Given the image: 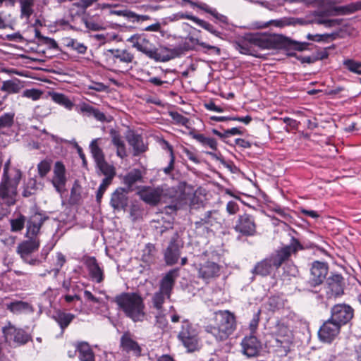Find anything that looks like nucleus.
<instances>
[{
	"mask_svg": "<svg viewBox=\"0 0 361 361\" xmlns=\"http://www.w3.org/2000/svg\"><path fill=\"white\" fill-rule=\"evenodd\" d=\"M42 91L37 90V89L25 90L23 93V97L32 99V100L39 99L40 98V97L42 96Z\"/></svg>",
	"mask_w": 361,
	"mask_h": 361,
	"instance_id": "58",
	"label": "nucleus"
},
{
	"mask_svg": "<svg viewBox=\"0 0 361 361\" xmlns=\"http://www.w3.org/2000/svg\"><path fill=\"white\" fill-rule=\"evenodd\" d=\"M185 51L181 46L169 48L160 45L155 47V49L150 58L157 62H167L171 59L180 56Z\"/></svg>",
	"mask_w": 361,
	"mask_h": 361,
	"instance_id": "15",
	"label": "nucleus"
},
{
	"mask_svg": "<svg viewBox=\"0 0 361 361\" xmlns=\"http://www.w3.org/2000/svg\"><path fill=\"white\" fill-rule=\"evenodd\" d=\"M341 329V326L329 318L319 329V338L322 342L331 343L338 336Z\"/></svg>",
	"mask_w": 361,
	"mask_h": 361,
	"instance_id": "17",
	"label": "nucleus"
},
{
	"mask_svg": "<svg viewBox=\"0 0 361 361\" xmlns=\"http://www.w3.org/2000/svg\"><path fill=\"white\" fill-rule=\"evenodd\" d=\"M111 182L112 180H109V178H104L102 180L96 194V201L98 204L101 202L103 195L111 185Z\"/></svg>",
	"mask_w": 361,
	"mask_h": 361,
	"instance_id": "52",
	"label": "nucleus"
},
{
	"mask_svg": "<svg viewBox=\"0 0 361 361\" xmlns=\"http://www.w3.org/2000/svg\"><path fill=\"white\" fill-rule=\"evenodd\" d=\"M189 135L202 146H208L213 150L217 149V142L214 138L206 137L204 134L197 133L195 130L190 131Z\"/></svg>",
	"mask_w": 361,
	"mask_h": 361,
	"instance_id": "36",
	"label": "nucleus"
},
{
	"mask_svg": "<svg viewBox=\"0 0 361 361\" xmlns=\"http://www.w3.org/2000/svg\"><path fill=\"white\" fill-rule=\"evenodd\" d=\"M170 116L173 121V123L177 125H181L183 126H188L189 123V119L177 111H171L169 113Z\"/></svg>",
	"mask_w": 361,
	"mask_h": 361,
	"instance_id": "54",
	"label": "nucleus"
},
{
	"mask_svg": "<svg viewBox=\"0 0 361 361\" xmlns=\"http://www.w3.org/2000/svg\"><path fill=\"white\" fill-rule=\"evenodd\" d=\"M76 350L80 361H94V355L88 343L82 341L76 343Z\"/></svg>",
	"mask_w": 361,
	"mask_h": 361,
	"instance_id": "34",
	"label": "nucleus"
},
{
	"mask_svg": "<svg viewBox=\"0 0 361 361\" xmlns=\"http://www.w3.org/2000/svg\"><path fill=\"white\" fill-rule=\"evenodd\" d=\"M220 275V266L212 261L205 260L200 263L198 267V277L209 283Z\"/></svg>",
	"mask_w": 361,
	"mask_h": 361,
	"instance_id": "21",
	"label": "nucleus"
},
{
	"mask_svg": "<svg viewBox=\"0 0 361 361\" xmlns=\"http://www.w3.org/2000/svg\"><path fill=\"white\" fill-rule=\"evenodd\" d=\"M178 235L176 233L171 238L169 245L164 252L166 262L169 265L176 264L180 257V245L178 243Z\"/></svg>",
	"mask_w": 361,
	"mask_h": 361,
	"instance_id": "29",
	"label": "nucleus"
},
{
	"mask_svg": "<svg viewBox=\"0 0 361 361\" xmlns=\"http://www.w3.org/2000/svg\"><path fill=\"white\" fill-rule=\"evenodd\" d=\"M43 184L37 182L35 178H30L24 186L22 195L24 197H29L35 194L39 190H42Z\"/></svg>",
	"mask_w": 361,
	"mask_h": 361,
	"instance_id": "38",
	"label": "nucleus"
},
{
	"mask_svg": "<svg viewBox=\"0 0 361 361\" xmlns=\"http://www.w3.org/2000/svg\"><path fill=\"white\" fill-rule=\"evenodd\" d=\"M114 13L123 16L133 23H142L151 19L150 16L147 15H138L135 12L128 10L114 11Z\"/></svg>",
	"mask_w": 361,
	"mask_h": 361,
	"instance_id": "39",
	"label": "nucleus"
},
{
	"mask_svg": "<svg viewBox=\"0 0 361 361\" xmlns=\"http://www.w3.org/2000/svg\"><path fill=\"white\" fill-rule=\"evenodd\" d=\"M5 342L13 347L24 345L32 341V336L22 328H18L11 322L2 328Z\"/></svg>",
	"mask_w": 361,
	"mask_h": 361,
	"instance_id": "7",
	"label": "nucleus"
},
{
	"mask_svg": "<svg viewBox=\"0 0 361 361\" xmlns=\"http://www.w3.org/2000/svg\"><path fill=\"white\" fill-rule=\"evenodd\" d=\"M15 114L13 112H8L0 116V128H10L13 126L14 122Z\"/></svg>",
	"mask_w": 361,
	"mask_h": 361,
	"instance_id": "50",
	"label": "nucleus"
},
{
	"mask_svg": "<svg viewBox=\"0 0 361 361\" xmlns=\"http://www.w3.org/2000/svg\"><path fill=\"white\" fill-rule=\"evenodd\" d=\"M233 228L240 237H252L255 236L257 231V224L253 215L244 213L239 214L236 219Z\"/></svg>",
	"mask_w": 361,
	"mask_h": 361,
	"instance_id": "10",
	"label": "nucleus"
},
{
	"mask_svg": "<svg viewBox=\"0 0 361 361\" xmlns=\"http://www.w3.org/2000/svg\"><path fill=\"white\" fill-rule=\"evenodd\" d=\"M313 23L318 24V25H324L327 27H330L334 26L336 25L335 20L326 19L322 16L316 18L313 20Z\"/></svg>",
	"mask_w": 361,
	"mask_h": 361,
	"instance_id": "60",
	"label": "nucleus"
},
{
	"mask_svg": "<svg viewBox=\"0 0 361 361\" xmlns=\"http://www.w3.org/2000/svg\"><path fill=\"white\" fill-rule=\"evenodd\" d=\"M96 165L102 173L105 176L104 178H109L110 180H113L116 175L115 168L114 166L108 164L105 159L97 163Z\"/></svg>",
	"mask_w": 361,
	"mask_h": 361,
	"instance_id": "41",
	"label": "nucleus"
},
{
	"mask_svg": "<svg viewBox=\"0 0 361 361\" xmlns=\"http://www.w3.org/2000/svg\"><path fill=\"white\" fill-rule=\"evenodd\" d=\"M5 300H8L4 305L5 308L13 314L18 315L34 312L32 305L28 302L9 298H5Z\"/></svg>",
	"mask_w": 361,
	"mask_h": 361,
	"instance_id": "27",
	"label": "nucleus"
},
{
	"mask_svg": "<svg viewBox=\"0 0 361 361\" xmlns=\"http://www.w3.org/2000/svg\"><path fill=\"white\" fill-rule=\"evenodd\" d=\"M20 4V17L30 18L33 13L35 0H19Z\"/></svg>",
	"mask_w": 361,
	"mask_h": 361,
	"instance_id": "44",
	"label": "nucleus"
},
{
	"mask_svg": "<svg viewBox=\"0 0 361 361\" xmlns=\"http://www.w3.org/2000/svg\"><path fill=\"white\" fill-rule=\"evenodd\" d=\"M221 215L216 209L205 212L200 217V219L195 221V228H204L209 229L211 227L216 226L221 224Z\"/></svg>",
	"mask_w": 361,
	"mask_h": 361,
	"instance_id": "23",
	"label": "nucleus"
},
{
	"mask_svg": "<svg viewBox=\"0 0 361 361\" xmlns=\"http://www.w3.org/2000/svg\"><path fill=\"white\" fill-rule=\"evenodd\" d=\"M2 90L9 93H18L20 87L18 84L11 80L5 81L3 83Z\"/></svg>",
	"mask_w": 361,
	"mask_h": 361,
	"instance_id": "57",
	"label": "nucleus"
},
{
	"mask_svg": "<svg viewBox=\"0 0 361 361\" xmlns=\"http://www.w3.org/2000/svg\"><path fill=\"white\" fill-rule=\"evenodd\" d=\"M18 182L11 180H1L0 205L10 207L16 202Z\"/></svg>",
	"mask_w": 361,
	"mask_h": 361,
	"instance_id": "14",
	"label": "nucleus"
},
{
	"mask_svg": "<svg viewBox=\"0 0 361 361\" xmlns=\"http://www.w3.org/2000/svg\"><path fill=\"white\" fill-rule=\"evenodd\" d=\"M97 141L98 139H94L90 144V152L96 164L105 159L103 151L99 147Z\"/></svg>",
	"mask_w": 361,
	"mask_h": 361,
	"instance_id": "43",
	"label": "nucleus"
},
{
	"mask_svg": "<svg viewBox=\"0 0 361 361\" xmlns=\"http://www.w3.org/2000/svg\"><path fill=\"white\" fill-rule=\"evenodd\" d=\"M51 170V161L44 159L37 164L38 174L41 178H44Z\"/></svg>",
	"mask_w": 361,
	"mask_h": 361,
	"instance_id": "53",
	"label": "nucleus"
},
{
	"mask_svg": "<svg viewBox=\"0 0 361 361\" xmlns=\"http://www.w3.org/2000/svg\"><path fill=\"white\" fill-rule=\"evenodd\" d=\"M272 257L270 256L259 262H257L252 269V273L255 275L266 276L271 272L274 265L272 263Z\"/></svg>",
	"mask_w": 361,
	"mask_h": 361,
	"instance_id": "32",
	"label": "nucleus"
},
{
	"mask_svg": "<svg viewBox=\"0 0 361 361\" xmlns=\"http://www.w3.org/2000/svg\"><path fill=\"white\" fill-rule=\"evenodd\" d=\"M188 39L189 40V42H190L191 43H192L194 44L200 45L202 47L205 48V49H207L208 50H212L217 55H219L220 53H221L220 48H219V47H217L216 46H212V45L208 44H207L205 42H201L197 38H195V37H194L192 36L188 37Z\"/></svg>",
	"mask_w": 361,
	"mask_h": 361,
	"instance_id": "51",
	"label": "nucleus"
},
{
	"mask_svg": "<svg viewBox=\"0 0 361 361\" xmlns=\"http://www.w3.org/2000/svg\"><path fill=\"white\" fill-rule=\"evenodd\" d=\"M134 59V54L127 49H109L105 53V61L109 68L122 73L128 71L129 64Z\"/></svg>",
	"mask_w": 361,
	"mask_h": 361,
	"instance_id": "6",
	"label": "nucleus"
},
{
	"mask_svg": "<svg viewBox=\"0 0 361 361\" xmlns=\"http://www.w3.org/2000/svg\"><path fill=\"white\" fill-rule=\"evenodd\" d=\"M178 276V270L171 269L161 279L159 290L152 297V307L157 311H164L163 305L166 299H171L176 279Z\"/></svg>",
	"mask_w": 361,
	"mask_h": 361,
	"instance_id": "5",
	"label": "nucleus"
},
{
	"mask_svg": "<svg viewBox=\"0 0 361 361\" xmlns=\"http://www.w3.org/2000/svg\"><path fill=\"white\" fill-rule=\"evenodd\" d=\"M120 345L122 350L128 353H132L136 357L141 355V347L129 331L124 332L121 337Z\"/></svg>",
	"mask_w": 361,
	"mask_h": 361,
	"instance_id": "28",
	"label": "nucleus"
},
{
	"mask_svg": "<svg viewBox=\"0 0 361 361\" xmlns=\"http://www.w3.org/2000/svg\"><path fill=\"white\" fill-rule=\"evenodd\" d=\"M226 212L231 214L233 215L237 214L239 211V205L235 201H229L226 204Z\"/></svg>",
	"mask_w": 361,
	"mask_h": 361,
	"instance_id": "63",
	"label": "nucleus"
},
{
	"mask_svg": "<svg viewBox=\"0 0 361 361\" xmlns=\"http://www.w3.org/2000/svg\"><path fill=\"white\" fill-rule=\"evenodd\" d=\"M326 299L337 298L343 294V278L341 274L329 277L324 287Z\"/></svg>",
	"mask_w": 361,
	"mask_h": 361,
	"instance_id": "19",
	"label": "nucleus"
},
{
	"mask_svg": "<svg viewBox=\"0 0 361 361\" xmlns=\"http://www.w3.org/2000/svg\"><path fill=\"white\" fill-rule=\"evenodd\" d=\"M168 320L164 311H157L155 314L154 326L158 329L164 331L168 327Z\"/></svg>",
	"mask_w": 361,
	"mask_h": 361,
	"instance_id": "48",
	"label": "nucleus"
},
{
	"mask_svg": "<svg viewBox=\"0 0 361 361\" xmlns=\"http://www.w3.org/2000/svg\"><path fill=\"white\" fill-rule=\"evenodd\" d=\"M142 180V173L140 169H134L123 176L122 183L126 185V190L129 192L134 190V185Z\"/></svg>",
	"mask_w": 361,
	"mask_h": 361,
	"instance_id": "30",
	"label": "nucleus"
},
{
	"mask_svg": "<svg viewBox=\"0 0 361 361\" xmlns=\"http://www.w3.org/2000/svg\"><path fill=\"white\" fill-rule=\"evenodd\" d=\"M275 346L281 348V351L286 355L290 350L293 343V335L289 328L283 324H278L276 330Z\"/></svg>",
	"mask_w": 361,
	"mask_h": 361,
	"instance_id": "16",
	"label": "nucleus"
},
{
	"mask_svg": "<svg viewBox=\"0 0 361 361\" xmlns=\"http://www.w3.org/2000/svg\"><path fill=\"white\" fill-rule=\"evenodd\" d=\"M90 279L94 283H101L105 278L103 267L97 262L95 257H86L84 260Z\"/></svg>",
	"mask_w": 361,
	"mask_h": 361,
	"instance_id": "18",
	"label": "nucleus"
},
{
	"mask_svg": "<svg viewBox=\"0 0 361 361\" xmlns=\"http://www.w3.org/2000/svg\"><path fill=\"white\" fill-rule=\"evenodd\" d=\"M329 271L328 264L325 262L314 261L310 268V275L306 281L307 290L314 292L313 288L322 285L326 278Z\"/></svg>",
	"mask_w": 361,
	"mask_h": 361,
	"instance_id": "12",
	"label": "nucleus"
},
{
	"mask_svg": "<svg viewBox=\"0 0 361 361\" xmlns=\"http://www.w3.org/2000/svg\"><path fill=\"white\" fill-rule=\"evenodd\" d=\"M48 218L47 216L39 212H36L31 215L27 221V237L29 238H35L39 234L42 224Z\"/></svg>",
	"mask_w": 361,
	"mask_h": 361,
	"instance_id": "25",
	"label": "nucleus"
},
{
	"mask_svg": "<svg viewBox=\"0 0 361 361\" xmlns=\"http://www.w3.org/2000/svg\"><path fill=\"white\" fill-rule=\"evenodd\" d=\"M178 338L188 349V352H193L198 347V333L193 325L188 320L182 322L180 329L178 334Z\"/></svg>",
	"mask_w": 361,
	"mask_h": 361,
	"instance_id": "9",
	"label": "nucleus"
},
{
	"mask_svg": "<svg viewBox=\"0 0 361 361\" xmlns=\"http://www.w3.org/2000/svg\"><path fill=\"white\" fill-rule=\"evenodd\" d=\"M307 42L292 40L282 35L257 34L235 42L234 47L240 54L255 56V47L261 49H285L288 55L294 56L295 51H301L309 46Z\"/></svg>",
	"mask_w": 361,
	"mask_h": 361,
	"instance_id": "1",
	"label": "nucleus"
},
{
	"mask_svg": "<svg viewBox=\"0 0 361 361\" xmlns=\"http://www.w3.org/2000/svg\"><path fill=\"white\" fill-rule=\"evenodd\" d=\"M39 242L36 238H30L18 244L16 252L20 255L23 262L31 266H39L42 260L34 255L38 250Z\"/></svg>",
	"mask_w": 361,
	"mask_h": 361,
	"instance_id": "8",
	"label": "nucleus"
},
{
	"mask_svg": "<svg viewBox=\"0 0 361 361\" xmlns=\"http://www.w3.org/2000/svg\"><path fill=\"white\" fill-rule=\"evenodd\" d=\"M67 45L75 50L78 54H82L87 51V47L83 43L79 42L78 40L74 39H71Z\"/></svg>",
	"mask_w": 361,
	"mask_h": 361,
	"instance_id": "55",
	"label": "nucleus"
},
{
	"mask_svg": "<svg viewBox=\"0 0 361 361\" xmlns=\"http://www.w3.org/2000/svg\"><path fill=\"white\" fill-rule=\"evenodd\" d=\"M197 25L200 26L201 27L204 28V30H207L209 32L214 35V36L221 38V39L223 38L222 37L223 33L217 30L214 27V25H212L211 23H208L204 20L200 19V20Z\"/></svg>",
	"mask_w": 361,
	"mask_h": 361,
	"instance_id": "49",
	"label": "nucleus"
},
{
	"mask_svg": "<svg viewBox=\"0 0 361 361\" xmlns=\"http://www.w3.org/2000/svg\"><path fill=\"white\" fill-rule=\"evenodd\" d=\"M110 135L111 137V142L112 144L116 147V154L118 157L121 158H124L127 156L126 145L124 141L122 139V137L120 134L116 131L115 130H111L110 131Z\"/></svg>",
	"mask_w": 361,
	"mask_h": 361,
	"instance_id": "35",
	"label": "nucleus"
},
{
	"mask_svg": "<svg viewBox=\"0 0 361 361\" xmlns=\"http://www.w3.org/2000/svg\"><path fill=\"white\" fill-rule=\"evenodd\" d=\"M343 65L350 72L361 75V61L347 59L343 61Z\"/></svg>",
	"mask_w": 361,
	"mask_h": 361,
	"instance_id": "46",
	"label": "nucleus"
},
{
	"mask_svg": "<svg viewBox=\"0 0 361 361\" xmlns=\"http://www.w3.org/2000/svg\"><path fill=\"white\" fill-rule=\"evenodd\" d=\"M163 142V149L169 151L170 155V160L168 166L162 169L163 172L166 175H170L174 169V164H175V155L173 153V149L172 145H171L169 142L165 140H162Z\"/></svg>",
	"mask_w": 361,
	"mask_h": 361,
	"instance_id": "40",
	"label": "nucleus"
},
{
	"mask_svg": "<svg viewBox=\"0 0 361 361\" xmlns=\"http://www.w3.org/2000/svg\"><path fill=\"white\" fill-rule=\"evenodd\" d=\"M84 297L87 301L93 303L100 304L102 302V300L100 298L95 297L90 290H87L84 291Z\"/></svg>",
	"mask_w": 361,
	"mask_h": 361,
	"instance_id": "64",
	"label": "nucleus"
},
{
	"mask_svg": "<svg viewBox=\"0 0 361 361\" xmlns=\"http://www.w3.org/2000/svg\"><path fill=\"white\" fill-rule=\"evenodd\" d=\"M66 261V257L61 252H58L56 254V268L54 269V271H55V274H57L59 272L60 269L64 265Z\"/></svg>",
	"mask_w": 361,
	"mask_h": 361,
	"instance_id": "61",
	"label": "nucleus"
},
{
	"mask_svg": "<svg viewBox=\"0 0 361 361\" xmlns=\"http://www.w3.org/2000/svg\"><path fill=\"white\" fill-rule=\"evenodd\" d=\"M235 329V317L228 310L216 312L213 323L204 327L206 333L211 335L216 342H223L227 340Z\"/></svg>",
	"mask_w": 361,
	"mask_h": 361,
	"instance_id": "2",
	"label": "nucleus"
},
{
	"mask_svg": "<svg viewBox=\"0 0 361 361\" xmlns=\"http://www.w3.org/2000/svg\"><path fill=\"white\" fill-rule=\"evenodd\" d=\"M79 18L80 19V20L82 22H83L85 23L86 28H87L89 30L97 31V30H99L102 27L99 23H95L92 19L85 18L84 17H80V16H79Z\"/></svg>",
	"mask_w": 361,
	"mask_h": 361,
	"instance_id": "59",
	"label": "nucleus"
},
{
	"mask_svg": "<svg viewBox=\"0 0 361 361\" xmlns=\"http://www.w3.org/2000/svg\"><path fill=\"white\" fill-rule=\"evenodd\" d=\"M128 193L129 192L122 187L116 188L115 191L112 192L109 204L114 211H125L127 209L129 200L128 197Z\"/></svg>",
	"mask_w": 361,
	"mask_h": 361,
	"instance_id": "26",
	"label": "nucleus"
},
{
	"mask_svg": "<svg viewBox=\"0 0 361 361\" xmlns=\"http://www.w3.org/2000/svg\"><path fill=\"white\" fill-rule=\"evenodd\" d=\"M66 167L61 161H58L54 164L51 183L56 192L62 195L66 190Z\"/></svg>",
	"mask_w": 361,
	"mask_h": 361,
	"instance_id": "20",
	"label": "nucleus"
},
{
	"mask_svg": "<svg viewBox=\"0 0 361 361\" xmlns=\"http://www.w3.org/2000/svg\"><path fill=\"white\" fill-rule=\"evenodd\" d=\"M112 302L116 303L118 309L133 322H141L145 317V304L142 298L136 293H122L117 295Z\"/></svg>",
	"mask_w": 361,
	"mask_h": 361,
	"instance_id": "3",
	"label": "nucleus"
},
{
	"mask_svg": "<svg viewBox=\"0 0 361 361\" xmlns=\"http://www.w3.org/2000/svg\"><path fill=\"white\" fill-rule=\"evenodd\" d=\"M128 42L132 44L133 47L149 59L155 49V45L143 35H133L128 39Z\"/></svg>",
	"mask_w": 361,
	"mask_h": 361,
	"instance_id": "24",
	"label": "nucleus"
},
{
	"mask_svg": "<svg viewBox=\"0 0 361 361\" xmlns=\"http://www.w3.org/2000/svg\"><path fill=\"white\" fill-rule=\"evenodd\" d=\"M51 97L55 103L64 106L68 110H71L74 106L73 102L62 93L54 92Z\"/></svg>",
	"mask_w": 361,
	"mask_h": 361,
	"instance_id": "42",
	"label": "nucleus"
},
{
	"mask_svg": "<svg viewBox=\"0 0 361 361\" xmlns=\"http://www.w3.org/2000/svg\"><path fill=\"white\" fill-rule=\"evenodd\" d=\"M74 318V314L62 311H58L53 315V319L59 325L62 331L68 326Z\"/></svg>",
	"mask_w": 361,
	"mask_h": 361,
	"instance_id": "37",
	"label": "nucleus"
},
{
	"mask_svg": "<svg viewBox=\"0 0 361 361\" xmlns=\"http://www.w3.org/2000/svg\"><path fill=\"white\" fill-rule=\"evenodd\" d=\"M304 249L303 245L295 237H291L290 243L276 251L275 255H271L272 263L275 269L279 268L281 264L288 260L292 255H296L299 250Z\"/></svg>",
	"mask_w": 361,
	"mask_h": 361,
	"instance_id": "11",
	"label": "nucleus"
},
{
	"mask_svg": "<svg viewBox=\"0 0 361 361\" xmlns=\"http://www.w3.org/2000/svg\"><path fill=\"white\" fill-rule=\"evenodd\" d=\"M26 218L20 214L16 218L10 220L11 231L12 232L21 231L25 227Z\"/></svg>",
	"mask_w": 361,
	"mask_h": 361,
	"instance_id": "47",
	"label": "nucleus"
},
{
	"mask_svg": "<svg viewBox=\"0 0 361 361\" xmlns=\"http://www.w3.org/2000/svg\"><path fill=\"white\" fill-rule=\"evenodd\" d=\"M80 190V185L77 181H75L71 190V200L72 202L76 203L80 200L81 197Z\"/></svg>",
	"mask_w": 361,
	"mask_h": 361,
	"instance_id": "56",
	"label": "nucleus"
},
{
	"mask_svg": "<svg viewBox=\"0 0 361 361\" xmlns=\"http://www.w3.org/2000/svg\"><path fill=\"white\" fill-rule=\"evenodd\" d=\"M178 191L173 187L164 185L156 188H144L138 194L142 200L151 205H156L160 202H166L171 200V204L166 206V213H172L177 210V204L174 203Z\"/></svg>",
	"mask_w": 361,
	"mask_h": 361,
	"instance_id": "4",
	"label": "nucleus"
},
{
	"mask_svg": "<svg viewBox=\"0 0 361 361\" xmlns=\"http://www.w3.org/2000/svg\"><path fill=\"white\" fill-rule=\"evenodd\" d=\"M268 305L269 306V310L274 311L275 310L279 309L282 304L281 303L279 297L273 296L269 298Z\"/></svg>",
	"mask_w": 361,
	"mask_h": 361,
	"instance_id": "62",
	"label": "nucleus"
},
{
	"mask_svg": "<svg viewBox=\"0 0 361 361\" xmlns=\"http://www.w3.org/2000/svg\"><path fill=\"white\" fill-rule=\"evenodd\" d=\"M156 248L153 244L148 243L142 250V259L143 262L151 264L155 259Z\"/></svg>",
	"mask_w": 361,
	"mask_h": 361,
	"instance_id": "45",
	"label": "nucleus"
},
{
	"mask_svg": "<svg viewBox=\"0 0 361 361\" xmlns=\"http://www.w3.org/2000/svg\"><path fill=\"white\" fill-rule=\"evenodd\" d=\"M240 345L242 353L247 357L258 356L262 348L261 341L253 335L245 336Z\"/></svg>",
	"mask_w": 361,
	"mask_h": 361,
	"instance_id": "22",
	"label": "nucleus"
},
{
	"mask_svg": "<svg viewBox=\"0 0 361 361\" xmlns=\"http://www.w3.org/2000/svg\"><path fill=\"white\" fill-rule=\"evenodd\" d=\"M126 140L133 147L135 156H137L147 150V146L144 144L142 137L134 133H130L126 136Z\"/></svg>",
	"mask_w": 361,
	"mask_h": 361,
	"instance_id": "31",
	"label": "nucleus"
},
{
	"mask_svg": "<svg viewBox=\"0 0 361 361\" xmlns=\"http://www.w3.org/2000/svg\"><path fill=\"white\" fill-rule=\"evenodd\" d=\"M190 3L193 8L197 7L204 11V12L212 15L216 20V21L222 23H227V17L219 13L216 8H212L209 5L203 2H194L190 1Z\"/></svg>",
	"mask_w": 361,
	"mask_h": 361,
	"instance_id": "33",
	"label": "nucleus"
},
{
	"mask_svg": "<svg viewBox=\"0 0 361 361\" xmlns=\"http://www.w3.org/2000/svg\"><path fill=\"white\" fill-rule=\"evenodd\" d=\"M353 317L354 309L348 304L338 303L330 309L329 318L341 327L348 324Z\"/></svg>",
	"mask_w": 361,
	"mask_h": 361,
	"instance_id": "13",
	"label": "nucleus"
}]
</instances>
